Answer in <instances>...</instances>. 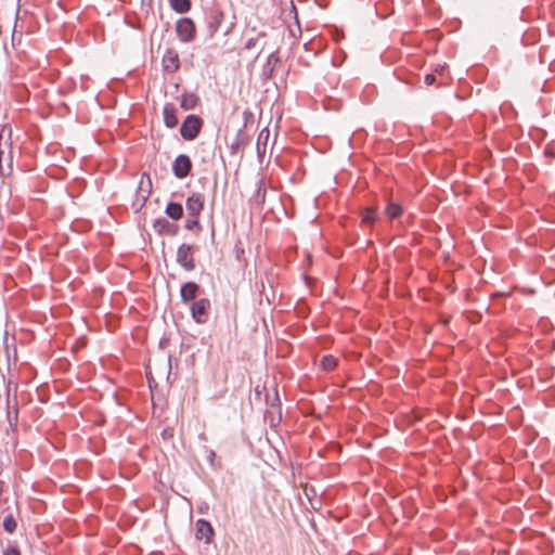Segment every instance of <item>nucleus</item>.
<instances>
[{
	"mask_svg": "<svg viewBox=\"0 0 555 555\" xmlns=\"http://www.w3.org/2000/svg\"><path fill=\"white\" fill-rule=\"evenodd\" d=\"M192 168V160L186 154L178 155L172 163V172L177 179L186 178L191 173Z\"/></svg>",
	"mask_w": 555,
	"mask_h": 555,
	"instance_id": "nucleus-7",
	"label": "nucleus"
},
{
	"mask_svg": "<svg viewBox=\"0 0 555 555\" xmlns=\"http://www.w3.org/2000/svg\"><path fill=\"white\" fill-rule=\"evenodd\" d=\"M176 33L180 41L188 43L194 40L196 26L192 18L181 17L177 21Z\"/></svg>",
	"mask_w": 555,
	"mask_h": 555,
	"instance_id": "nucleus-5",
	"label": "nucleus"
},
{
	"mask_svg": "<svg viewBox=\"0 0 555 555\" xmlns=\"http://www.w3.org/2000/svg\"><path fill=\"white\" fill-rule=\"evenodd\" d=\"M439 69H443V66H438V68H436V72H439Z\"/></svg>",
	"mask_w": 555,
	"mask_h": 555,
	"instance_id": "nucleus-36",
	"label": "nucleus"
},
{
	"mask_svg": "<svg viewBox=\"0 0 555 555\" xmlns=\"http://www.w3.org/2000/svg\"><path fill=\"white\" fill-rule=\"evenodd\" d=\"M198 96L195 93H184L180 96V107L184 111H191L198 104Z\"/></svg>",
	"mask_w": 555,
	"mask_h": 555,
	"instance_id": "nucleus-17",
	"label": "nucleus"
},
{
	"mask_svg": "<svg viewBox=\"0 0 555 555\" xmlns=\"http://www.w3.org/2000/svg\"><path fill=\"white\" fill-rule=\"evenodd\" d=\"M162 435L164 438H166L169 435L168 429H165Z\"/></svg>",
	"mask_w": 555,
	"mask_h": 555,
	"instance_id": "nucleus-33",
	"label": "nucleus"
},
{
	"mask_svg": "<svg viewBox=\"0 0 555 555\" xmlns=\"http://www.w3.org/2000/svg\"><path fill=\"white\" fill-rule=\"evenodd\" d=\"M385 212L390 219H398L401 217L403 208L399 203L388 201Z\"/></svg>",
	"mask_w": 555,
	"mask_h": 555,
	"instance_id": "nucleus-21",
	"label": "nucleus"
},
{
	"mask_svg": "<svg viewBox=\"0 0 555 555\" xmlns=\"http://www.w3.org/2000/svg\"><path fill=\"white\" fill-rule=\"evenodd\" d=\"M267 36L266 31H258L255 36H251L245 42L244 48L246 50H251L260 46V50L258 54L263 50L266 42L260 43V40Z\"/></svg>",
	"mask_w": 555,
	"mask_h": 555,
	"instance_id": "nucleus-19",
	"label": "nucleus"
},
{
	"mask_svg": "<svg viewBox=\"0 0 555 555\" xmlns=\"http://www.w3.org/2000/svg\"><path fill=\"white\" fill-rule=\"evenodd\" d=\"M205 198L199 193H193L186 198L185 207L190 217L199 216L204 209Z\"/></svg>",
	"mask_w": 555,
	"mask_h": 555,
	"instance_id": "nucleus-10",
	"label": "nucleus"
},
{
	"mask_svg": "<svg viewBox=\"0 0 555 555\" xmlns=\"http://www.w3.org/2000/svg\"><path fill=\"white\" fill-rule=\"evenodd\" d=\"M439 69H443V66H438V68H436V72H439Z\"/></svg>",
	"mask_w": 555,
	"mask_h": 555,
	"instance_id": "nucleus-35",
	"label": "nucleus"
},
{
	"mask_svg": "<svg viewBox=\"0 0 555 555\" xmlns=\"http://www.w3.org/2000/svg\"><path fill=\"white\" fill-rule=\"evenodd\" d=\"M170 8L178 14H185L192 9L191 0H168Z\"/></svg>",
	"mask_w": 555,
	"mask_h": 555,
	"instance_id": "nucleus-18",
	"label": "nucleus"
},
{
	"mask_svg": "<svg viewBox=\"0 0 555 555\" xmlns=\"http://www.w3.org/2000/svg\"><path fill=\"white\" fill-rule=\"evenodd\" d=\"M377 209L374 207H366L362 210V222L372 225L377 220Z\"/></svg>",
	"mask_w": 555,
	"mask_h": 555,
	"instance_id": "nucleus-23",
	"label": "nucleus"
},
{
	"mask_svg": "<svg viewBox=\"0 0 555 555\" xmlns=\"http://www.w3.org/2000/svg\"><path fill=\"white\" fill-rule=\"evenodd\" d=\"M168 362H169V369H170V367H171V364H170V362H171V358H170V357H169V359H168Z\"/></svg>",
	"mask_w": 555,
	"mask_h": 555,
	"instance_id": "nucleus-38",
	"label": "nucleus"
},
{
	"mask_svg": "<svg viewBox=\"0 0 555 555\" xmlns=\"http://www.w3.org/2000/svg\"><path fill=\"white\" fill-rule=\"evenodd\" d=\"M337 359L332 354H326L321 360V366L327 372L334 370L337 366Z\"/></svg>",
	"mask_w": 555,
	"mask_h": 555,
	"instance_id": "nucleus-25",
	"label": "nucleus"
},
{
	"mask_svg": "<svg viewBox=\"0 0 555 555\" xmlns=\"http://www.w3.org/2000/svg\"><path fill=\"white\" fill-rule=\"evenodd\" d=\"M224 18L223 12L216 5H210L204 10V21L206 25L207 36L211 39L219 30Z\"/></svg>",
	"mask_w": 555,
	"mask_h": 555,
	"instance_id": "nucleus-1",
	"label": "nucleus"
},
{
	"mask_svg": "<svg viewBox=\"0 0 555 555\" xmlns=\"http://www.w3.org/2000/svg\"><path fill=\"white\" fill-rule=\"evenodd\" d=\"M203 127V119L198 115H188L180 127V134L186 141L197 138Z\"/></svg>",
	"mask_w": 555,
	"mask_h": 555,
	"instance_id": "nucleus-3",
	"label": "nucleus"
},
{
	"mask_svg": "<svg viewBox=\"0 0 555 555\" xmlns=\"http://www.w3.org/2000/svg\"><path fill=\"white\" fill-rule=\"evenodd\" d=\"M203 292L204 291L197 283L192 281L185 282L180 287L181 301L185 305L192 304L197 300L196 298Z\"/></svg>",
	"mask_w": 555,
	"mask_h": 555,
	"instance_id": "nucleus-8",
	"label": "nucleus"
},
{
	"mask_svg": "<svg viewBox=\"0 0 555 555\" xmlns=\"http://www.w3.org/2000/svg\"><path fill=\"white\" fill-rule=\"evenodd\" d=\"M256 395L259 396L260 395V389H259V386L256 387Z\"/></svg>",
	"mask_w": 555,
	"mask_h": 555,
	"instance_id": "nucleus-34",
	"label": "nucleus"
},
{
	"mask_svg": "<svg viewBox=\"0 0 555 555\" xmlns=\"http://www.w3.org/2000/svg\"><path fill=\"white\" fill-rule=\"evenodd\" d=\"M7 404H8V411H7V418L12 428H15L18 423V405L15 401L14 405H11L10 400V391L8 390V397H7Z\"/></svg>",
	"mask_w": 555,
	"mask_h": 555,
	"instance_id": "nucleus-16",
	"label": "nucleus"
},
{
	"mask_svg": "<svg viewBox=\"0 0 555 555\" xmlns=\"http://www.w3.org/2000/svg\"><path fill=\"white\" fill-rule=\"evenodd\" d=\"M280 62V56L278 52H272L267 60V63L263 66V73L267 77H272L274 72V64Z\"/></svg>",
	"mask_w": 555,
	"mask_h": 555,
	"instance_id": "nucleus-22",
	"label": "nucleus"
},
{
	"mask_svg": "<svg viewBox=\"0 0 555 555\" xmlns=\"http://www.w3.org/2000/svg\"><path fill=\"white\" fill-rule=\"evenodd\" d=\"M165 214L167 215L168 218H170L171 220H180L182 217H183V214H184V209H183V206L181 203H178V202H169L167 205H166V208H165Z\"/></svg>",
	"mask_w": 555,
	"mask_h": 555,
	"instance_id": "nucleus-15",
	"label": "nucleus"
},
{
	"mask_svg": "<svg viewBox=\"0 0 555 555\" xmlns=\"http://www.w3.org/2000/svg\"><path fill=\"white\" fill-rule=\"evenodd\" d=\"M3 555H21V552L16 546H9L3 551Z\"/></svg>",
	"mask_w": 555,
	"mask_h": 555,
	"instance_id": "nucleus-30",
	"label": "nucleus"
},
{
	"mask_svg": "<svg viewBox=\"0 0 555 555\" xmlns=\"http://www.w3.org/2000/svg\"><path fill=\"white\" fill-rule=\"evenodd\" d=\"M250 138L245 131V125L236 132L233 142L230 144L231 155H236L242 152L246 145L249 144Z\"/></svg>",
	"mask_w": 555,
	"mask_h": 555,
	"instance_id": "nucleus-11",
	"label": "nucleus"
},
{
	"mask_svg": "<svg viewBox=\"0 0 555 555\" xmlns=\"http://www.w3.org/2000/svg\"><path fill=\"white\" fill-rule=\"evenodd\" d=\"M163 117L167 128H175L179 124L178 109L172 103H166L164 105Z\"/></svg>",
	"mask_w": 555,
	"mask_h": 555,
	"instance_id": "nucleus-14",
	"label": "nucleus"
},
{
	"mask_svg": "<svg viewBox=\"0 0 555 555\" xmlns=\"http://www.w3.org/2000/svg\"><path fill=\"white\" fill-rule=\"evenodd\" d=\"M269 130L268 128H264L260 131L259 135H258V140H257V153L258 155L260 156L261 153H264L266 151V142L269 138Z\"/></svg>",
	"mask_w": 555,
	"mask_h": 555,
	"instance_id": "nucleus-24",
	"label": "nucleus"
},
{
	"mask_svg": "<svg viewBox=\"0 0 555 555\" xmlns=\"http://www.w3.org/2000/svg\"><path fill=\"white\" fill-rule=\"evenodd\" d=\"M139 189L140 191L137 193V198L131 205L135 212L140 211L144 207L152 191V182L145 173L142 176Z\"/></svg>",
	"mask_w": 555,
	"mask_h": 555,
	"instance_id": "nucleus-6",
	"label": "nucleus"
},
{
	"mask_svg": "<svg viewBox=\"0 0 555 555\" xmlns=\"http://www.w3.org/2000/svg\"><path fill=\"white\" fill-rule=\"evenodd\" d=\"M184 228L189 231H195L196 233L202 231V225L199 223V216L190 217L185 221Z\"/></svg>",
	"mask_w": 555,
	"mask_h": 555,
	"instance_id": "nucleus-26",
	"label": "nucleus"
},
{
	"mask_svg": "<svg viewBox=\"0 0 555 555\" xmlns=\"http://www.w3.org/2000/svg\"><path fill=\"white\" fill-rule=\"evenodd\" d=\"M266 186L262 179L258 180L257 182V189L251 197V202L256 204L257 206H261L266 201Z\"/></svg>",
	"mask_w": 555,
	"mask_h": 555,
	"instance_id": "nucleus-20",
	"label": "nucleus"
},
{
	"mask_svg": "<svg viewBox=\"0 0 555 555\" xmlns=\"http://www.w3.org/2000/svg\"><path fill=\"white\" fill-rule=\"evenodd\" d=\"M266 402L272 408H279L281 406V400L279 397V392L276 389H274L273 396H270L269 393L266 395Z\"/></svg>",
	"mask_w": 555,
	"mask_h": 555,
	"instance_id": "nucleus-29",
	"label": "nucleus"
},
{
	"mask_svg": "<svg viewBox=\"0 0 555 555\" xmlns=\"http://www.w3.org/2000/svg\"><path fill=\"white\" fill-rule=\"evenodd\" d=\"M153 229L159 234H168L175 236L179 232V225L168 221L166 218H157L153 222Z\"/></svg>",
	"mask_w": 555,
	"mask_h": 555,
	"instance_id": "nucleus-12",
	"label": "nucleus"
},
{
	"mask_svg": "<svg viewBox=\"0 0 555 555\" xmlns=\"http://www.w3.org/2000/svg\"><path fill=\"white\" fill-rule=\"evenodd\" d=\"M197 246L193 244H181L177 249L176 261L185 271L191 272L195 270L196 263L194 259Z\"/></svg>",
	"mask_w": 555,
	"mask_h": 555,
	"instance_id": "nucleus-2",
	"label": "nucleus"
},
{
	"mask_svg": "<svg viewBox=\"0 0 555 555\" xmlns=\"http://www.w3.org/2000/svg\"><path fill=\"white\" fill-rule=\"evenodd\" d=\"M282 14L285 16V18L292 17L298 23L297 9H296L293 0H288V8L284 9L282 11Z\"/></svg>",
	"mask_w": 555,
	"mask_h": 555,
	"instance_id": "nucleus-28",
	"label": "nucleus"
},
{
	"mask_svg": "<svg viewBox=\"0 0 555 555\" xmlns=\"http://www.w3.org/2000/svg\"><path fill=\"white\" fill-rule=\"evenodd\" d=\"M439 69H443V66H438V68H436V72H439Z\"/></svg>",
	"mask_w": 555,
	"mask_h": 555,
	"instance_id": "nucleus-37",
	"label": "nucleus"
},
{
	"mask_svg": "<svg viewBox=\"0 0 555 555\" xmlns=\"http://www.w3.org/2000/svg\"><path fill=\"white\" fill-rule=\"evenodd\" d=\"M211 302L208 298H201L191 304V317L197 324H205L209 319Z\"/></svg>",
	"mask_w": 555,
	"mask_h": 555,
	"instance_id": "nucleus-4",
	"label": "nucleus"
},
{
	"mask_svg": "<svg viewBox=\"0 0 555 555\" xmlns=\"http://www.w3.org/2000/svg\"><path fill=\"white\" fill-rule=\"evenodd\" d=\"M424 81L427 86H431L436 81V76L434 74H427L424 77Z\"/></svg>",
	"mask_w": 555,
	"mask_h": 555,
	"instance_id": "nucleus-31",
	"label": "nucleus"
},
{
	"mask_svg": "<svg viewBox=\"0 0 555 555\" xmlns=\"http://www.w3.org/2000/svg\"><path fill=\"white\" fill-rule=\"evenodd\" d=\"M2 526L8 533H13L16 530L17 522L13 515L10 514L4 517Z\"/></svg>",
	"mask_w": 555,
	"mask_h": 555,
	"instance_id": "nucleus-27",
	"label": "nucleus"
},
{
	"mask_svg": "<svg viewBox=\"0 0 555 555\" xmlns=\"http://www.w3.org/2000/svg\"><path fill=\"white\" fill-rule=\"evenodd\" d=\"M195 528H196V533H195L196 539L204 540L206 543H210V541L215 534V530H214L211 524L206 519L199 518V519H197V521L195 524Z\"/></svg>",
	"mask_w": 555,
	"mask_h": 555,
	"instance_id": "nucleus-13",
	"label": "nucleus"
},
{
	"mask_svg": "<svg viewBox=\"0 0 555 555\" xmlns=\"http://www.w3.org/2000/svg\"><path fill=\"white\" fill-rule=\"evenodd\" d=\"M162 65L166 73H176L180 68L178 52L173 49H167L163 55Z\"/></svg>",
	"mask_w": 555,
	"mask_h": 555,
	"instance_id": "nucleus-9",
	"label": "nucleus"
},
{
	"mask_svg": "<svg viewBox=\"0 0 555 555\" xmlns=\"http://www.w3.org/2000/svg\"><path fill=\"white\" fill-rule=\"evenodd\" d=\"M215 457H216L215 451L209 450L208 455H207V461L209 462L210 466H212V467L215 466Z\"/></svg>",
	"mask_w": 555,
	"mask_h": 555,
	"instance_id": "nucleus-32",
	"label": "nucleus"
}]
</instances>
